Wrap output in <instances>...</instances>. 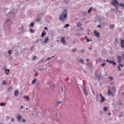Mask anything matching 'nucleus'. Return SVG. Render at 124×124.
<instances>
[{"label": "nucleus", "instance_id": "9d476101", "mask_svg": "<svg viewBox=\"0 0 124 124\" xmlns=\"http://www.w3.org/2000/svg\"><path fill=\"white\" fill-rule=\"evenodd\" d=\"M22 115H20V114H18V115L16 116V119H17V120H18L19 121H21V119H22Z\"/></svg>", "mask_w": 124, "mask_h": 124}, {"label": "nucleus", "instance_id": "f704fd0d", "mask_svg": "<svg viewBox=\"0 0 124 124\" xmlns=\"http://www.w3.org/2000/svg\"><path fill=\"white\" fill-rule=\"evenodd\" d=\"M84 52H85V50H84V49H81V50L80 52H81V53H84Z\"/></svg>", "mask_w": 124, "mask_h": 124}, {"label": "nucleus", "instance_id": "052dcab7", "mask_svg": "<svg viewBox=\"0 0 124 124\" xmlns=\"http://www.w3.org/2000/svg\"><path fill=\"white\" fill-rule=\"evenodd\" d=\"M118 68H119V69H120V66H118Z\"/></svg>", "mask_w": 124, "mask_h": 124}, {"label": "nucleus", "instance_id": "473e14b6", "mask_svg": "<svg viewBox=\"0 0 124 124\" xmlns=\"http://www.w3.org/2000/svg\"><path fill=\"white\" fill-rule=\"evenodd\" d=\"M62 103V102H57V105L58 106L59 105Z\"/></svg>", "mask_w": 124, "mask_h": 124}, {"label": "nucleus", "instance_id": "4c0bfd02", "mask_svg": "<svg viewBox=\"0 0 124 124\" xmlns=\"http://www.w3.org/2000/svg\"><path fill=\"white\" fill-rule=\"evenodd\" d=\"M97 28H101V25H97Z\"/></svg>", "mask_w": 124, "mask_h": 124}, {"label": "nucleus", "instance_id": "2f4dec72", "mask_svg": "<svg viewBox=\"0 0 124 124\" xmlns=\"http://www.w3.org/2000/svg\"><path fill=\"white\" fill-rule=\"evenodd\" d=\"M12 52V50H9L8 51V53H9V55H11Z\"/></svg>", "mask_w": 124, "mask_h": 124}, {"label": "nucleus", "instance_id": "6ab92c4d", "mask_svg": "<svg viewBox=\"0 0 124 124\" xmlns=\"http://www.w3.org/2000/svg\"><path fill=\"white\" fill-rule=\"evenodd\" d=\"M79 62H80V63H81L82 64H84V60L83 59H80L79 60Z\"/></svg>", "mask_w": 124, "mask_h": 124}, {"label": "nucleus", "instance_id": "a878e982", "mask_svg": "<svg viewBox=\"0 0 124 124\" xmlns=\"http://www.w3.org/2000/svg\"><path fill=\"white\" fill-rule=\"evenodd\" d=\"M34 22H32V23H31V24H30V27H33L34 26Z\"/></svg>", "mask_w": 124, "mask_h": 124}, {"label": "nucleus", "instance_id": "2eb2a0df", "mask_svg": "<svg viewBox=\"0 0 124 124\" xmlns=\"http://www.w3.org/2000/svg\"><path fill=\"white\" fill-rule=\"evenodd\" d=\"M23 98L27 99V101H30V98L28 96H23Z\"/></svg>", "mask_w": 124, "mask_h": 124}, {"label": "nucleus", "instance_id": "774afa93", "mask_svg": "<svg viewBox=\"0 0 124 124\" xmlns=\"http://www.w3.org/2000/svg\"><path fill=\"white\" fill-rule=\"evenodd\" d=\"M0 124H3V123H0Z\"/></svg>", "mask_w": 124, "mask_h": 124}, {"label": "nucleus", "instance_id": "ddd939ff", "mask_svg": "<svg viewBox=\"0 0 124 124\" xmlns=\"http://www.w3.org/2000/svg\"><path fill=\"white\" fill-rule=\"evenodd\" d=\"M118 60L119 63H120L121 62H122V56H119V57H118Z\"/></svg>", "mask_w": 124, "mask_h": 124}, {"label": "nucleus", "instance_id": "338daca9", "mask_svg": "<svg viewBox=\"0 0 124 124\" xmlns=\"http://www.w3.org/2000/svg\"><path fill=\"white\" fill-rule=\"evenodd\" d=\"M123 94L124 95V93H123Z\"/></svg>", "mask_w": 124, "mask_h": 124}, {"label": "nucleus", "instance_id": "de8ad7c7", "mask_svg": "<svg viewBox=\"0 0 124 124\" xmlns=\"http://www.w3.org/2000/svg\"><path fill=\"white\" fill-rule=\"evenodd\" d=\"M44 30H47V28L46 27H44Z\"/></svg>", "mask_w": 124, "mask_h": 124}, {"label": "nucleus", "instance_id": "20e7f679", "mask_svg": "<svg viewBox=\"0 0 124 124\" xmlns=\"http://www.w3.org/2000/svg\"><path fill=\"white\" fill-rule=\"evenodd\" d=\"M94 35L95 36H96L97 37H99L100 36L99 33L97 32V31H94Z\"/></svg>", "mask_w": 124, "mask_h": 124}, {"label": "nucleus", "instance_id": "69168bd1", "mask_svg": "<svg viewBox=\"0 0 124 124\" xmlns=\"http://www.w3.org/2000/svg\"><path fill=\"white\" fill-rule=\"evenodd\" d=\"M51 47H53V45H51Z\"/></svg>", "mask_w": 124, "mask_h": 124}, {"label": "nucleus", "instance_id": "c9c22d12", "mask_svg": "<svg viewBox=\"0 0 124 124\" xmlns=\"http://www.w3.org/2000/svg\"><path fill=\"white\" fill-rule=\"evenodd\" d=\"M102 59L101 58H99V59H97L96 60V61H102Z\"/></svg>", "mask_w": 124, "mask_h": 124}, {"label": "nucleus", "instance_id": "5fc2aeb1", "mask_svg": "<svg viewBox=\"0 0 124 124\" xmlns=\"http://www.w3.org/2000/svg\"><path fill=\"white\" fill-rule=\"evenodd\" d=\"M108 115H111V113H110V112H109V113H108Z\"/></svg>", "mask_w": 124, "mask_h": 124}, {"label": "nucleus", "instance_id": "f03ea898", "mask_svg": "<svg viewBox=\"0 0 124 124\" xmlns=\"http://www.w3.org/2000/svg\"><path fill=\"white\" fill-rule=\"evenodd\" d=\"M112 1L111 4L115 7L116 9H118V6L119 5V2L117 0H112Z\"/></svg>", "mask_w": 124, "mask_h": 124}, {"label": "nucleus", "instance_id": "a19ab883", "mask_svg": "<svg viewBox=\"0 0 124 124\" xmlns=\"http://www.w3.org/2000/svg\"><path fill=\"white\" fill-rule=\"evenodd\" d=\"M43 70V69L42 68H39V69H38V70H39V71H42Z\"/></svg>", "mask_w": 124, "mask_h": 124}, {"label": "nucleus", "instance_id": "58836bf2", "mask_svg": "<svg viewBox=\"0 0 124 124\" xmlns=\"http://www.w3.org/2000/svg\"><path fill=\"white\" fill-rule=\"evenodd\" d=\"M12 122H14V121H15V119H14V118H13H13H12V119H11V120Z\"/></svg>", "mask_w": 124, "mask_h": 124}, {"label": "nucleus", "instance_id": "7c9ffc66", "mask_svg": "<svg viewBox=\"0 0 124 124\" xmlns=\"http://www.w3.org/2000/svg\"><path fill=\"white\" fill-rule=\"evenodd\" d=\"M108 78L110 80H113V78L112 77H108Z\"/></svg>", "mask_w": 124, "mask_h": 124}, {"label": "nucleus", "instance_id": "bf43d9fd", "mask_svg": "<svg viewBox=\"0 0 124 124\" xmlns=\"http://www.w3.org/2000/svg\"><path fill=\"white\" fill-rule=\"evenodd\" d=\"M92 50V47H90V50Z\"/></svg>", "mask_w": 124, "mask_h": 124}, {"label": "nucleus", "instance_id": "49530a36", "mask_svg": "<svg viewBox=\"0 0 124 124\" xmlns=\"http://www.w3.org/2000/svg\"><path fill=\"white\" fill-rule=\"evenodd\" d=\"M0 105L1 106H3V103H1L0 104Z\"/></svg>", "mask_w": 124, "mask_h": 124}, {"label": "nucleus", "instance_id": "a18cd8bd", "mask_svg": "<svg viewBox=\"0 0 124 124\" xmlns=\"http://www.w3.org/2000/svg\"><path fill=\"white\" fill-rule=\"evenodd\" d=\"M119 65L120 66H121L122 67H124V65L123 64H121V63H119Z\"/></svg>", "mask_w": 124, "mask_h": 124}, {"label": "nucleus", "instance_id": "c756f323", "mask_svg": "<svg viewBox=\"0 0 124 124\" xmlns=\"http://www.w3.org/2000/svg\"><path fill=\"white\" fill-rule=\"evenodd\" d=\"M77 48H74V49H72V51L73 52H76L77 51Z\"/></svg>", "mask_w": 124, "mask_h": 124}, {"label": "nucleus", "instance_id": "f8f14e48", "mask_svg": "<svg viewBox=\"0 0 124 124\" xmlns=\"http://www.w3.org/2000/svg\"><path fill=\"white\" fill-rule=\"evenodd\" d=\"M10 72L9 69H5V73L7 74V75L9 74V72Z\"/></svg>", "mask_w": 124, "mask_h": 124}, {"label": "nucleus", "instance_id": "4be33fe9", "mask_svg": "<svg viewBox=\"0 0 124 124\" xmlns=\"http://www.w3.org/2000/svg\"><path fill=\"white\" fill-rule=\"evenodd\" d=\"M46 35V32H42L41 37H44Z\"/></svg>", "mask_w": 124, "mask_h": 124}, {"label": "nucleus", "instance_id": "e2e57ef3", "mask_svg": "<svg viewBox=\"0 0 124 124\" xmlns=\"http://www.w3.org/2000/svg\"><path fill=\"white\" fill-rule=\"evenodd\" d=\"M106 62V60H104V62Z\"/></svg>", "mask_w": 124, "mask_h": 124}, {"label": "nucleus", "instance_id": "4468645a", "mask_svg": "<svg viewBox=\"0 0 124 124\" xmlns=\"http://www.w3.org/2000/svg\"><path fill=\"white\" fill-rule=\"evenodd\" d=\"M37 81V78H34L33 79V80H32V84H34Z\"/></svg>", "mask_w": 124, "mask_h": 124}, {"label": "nucleus", "instance_id": "4d7b16f0", "mask_svg": "<svg viewBox=\"0 0 124 124\" xmlns=\"http://www.w3.org/2000/svg\"><path fill=\"white\" fill-rule=\"evenodd\" d=\"M12 89V88H9V89H8V90H9L10 89Z\"/></svg>", "mask_w": 124, "mask_h": 124}, {"label": "nucleus", "instance_id": "a211bd4d", "mask_svg": "<svg viewBox=\"0 0 124 124\" xmlns=\"http://www.w3.org/2000/svg\"><path fill=\"white\" fill-rule=\"evenodd\" d=\"M82 26V23H80V22H78L77 24V26L78 27H80Z\"/></svg>", "mask_w": 124, "mask_h": 124}, {"label": "nucleus", "instance_id": "412c9836", "mask_svg": "<svg viewBox=\"0 0 124 124\" xmlns=\"http://www.w3.org/2000/svg\"><path fill=\"white\" fill-rule=\"evenodd\" d=\"M119 5L122 7H123L124 9V4L123 3H119Z\"/></svg>", "mask_w": 124, "mask_h": 124}, {"label": "nucleus", "instance_id": "864d4df0", "mask_svg": "<svg viewBox=\"0 0 124 124\" xmlns=\"http://www.w3.org/2000/svg\"><path fill=\"white\" fill-rule=\"evenodd\" d=\"M86 61H87V62H88V61H89V59H86Z\"/></svg>", "mask_w": 124, "mask_h": 124}, {"label": "nucleus", "instance_id": "c03bdc74", "mask_svg": "<svg viewBox=\"0 0 124 124\" xmlns=\"http://www.w3.org/2000/svg\"><path fill=\"white\" fill-rule=\"evenodd\" d=\"M92 93L93 94V95H95V92L94 91H92Z\"/></svg>", "mask_w": 124, "mask_h": 124}, {"label": "nucleus", "instance_id": "423d86ee", "mask_svg": "<svg viewBox=\"0 0 124 124\" xmlns=\"http://www.w3.org/2000/svg\"><path fill=\"white\" fill-rule=\"evenodd\" d=\"M108 94L110 95H112V96H114V94L111 92L110 89H108Z\"/></svg>", "mask_w": 124, "mask_h": 124}, {"label": "nucleus", "instance_id": "bb28decb", "mask_svg": "<svg viewBox=\"0 0 124 124\" xmlns=\"http://www.w3.org/2000/svg\"><path fill=\"white\" fill-rule=\"evenodd\" d=\"M85 38L87 40V42L88 43L90 42V40L88 38L87 36H85Z\"/></svg>", "mask_w": 124, "mask_h": 124}, {"label": "nucleus", "instance_id": "79ce46f5", "mask_svg": "<svg viewBox=\"0 0 124 124\" xmlns=\"http://www.w3.org/2000/svg\"><path fill=\"white\" fill-rule=\"evenodd\" d=\"M22 122H23V123H26V120L25 119H22Z\"/></svg>", "mask_w": 124, "mask_h": 124}, {"label": "nucleus", "instance_id": "1a4fd4ad", "mask_svg": "<svg viewBox=\"0 0 124 124\" xmlns=\"http://www.w3.org/2000/svg\"><path fill=\"white\" fill-rule=\"evenodd\" d=\"M121 47L124 48V40H122L121 41Z\"/></svg>", "mask_w": 124, "mask_h": 124}, {"label": "nucleus", "instance_id": "6e6552de", "mask_svg": "<svg viewBox=\"0 0 124 124\" xmlns=\"http://www.w3.org/2000/svg\"><path fill=\"white\" fill-rule=\"evenodd\" d=\"M65 37H61V40L62 41V43L63 44H64L65 43Z\"/></svg>", "mask_w": 124, "mask_h": 124}, {"label": "nucleus", "instance_id": "cd10ccee", "mask_svg": "<svg viewBox=\"0 0 124 124\" xmlns=\"http://www.w3.org/2000/svg\"><path fill=\"white\" fill-rule=\"evenodd\" d=\"M36 58H37V57L36 56H33V58H32V60L33 61H34L36 59Z\"/></svg>", "mask_w": 124, "mask_h": 124}, {"label": "nucleus", "instance_id": "39448f33", "mask_svg": "<svg viewBox=\"0 0 124 124\" xmlns=\"http://www.w3.org/2000/svg\"><path fill=\"white\" fill-rule=\"evenodd\" d=\"M83 90L84 94L85 95L87 96L88 95V93L87 92V91H86L85 87H83Z\"/></svg>", "mask_w": 124, "mask_h": 124}, {"label": "nucleus", "instance_id": "c85d7f7f", "mask_svg": "<svg viewBox=\"0 0 124 124\" xmlns=\"http://www.w3.org/2000/svg\"><path fill=\"white\" fill-rule=\"evenodd\" d=\"M106 65V63L104 62L103 63H101V67H104Z\"/></svg>", "mask_w": 124, "mask_h": 124}, {"label": "nucleus", "instance_id": "0e129e2a", "mask_svg": "<svg viewBox=\"0 0 124 124\" xmlns=\"http://www.w3.org/2000/svg\"><path fill=\"white\" fill-rule=\"evenodd\" d=\"M107 76V74H105V76Z\"/></svg>", "mask_w": 124, "mask_h": 124}, {"label": "nucleus", "instance_id": "680f3d73", "mask_svg": "<svg viewBox=\"0 0 124 124\" xmlns=\"http://www.w3.org/2000/svg\"><path fill=\"white\" fill-rule=\"evenodd\" d=\"M84 72H85V73H87V71H84Z\"/></svg>", "mask_w": 124, "mask_h": 124}, {"label": "nucleus", "instance_id": "13d9d810", "mask_svg": "<svg viewBox=\"0 0 124 124\" xmlns=\"http://www.w3.org/2000/svg\"><path fill=\"white\" fill-rule=\"evenodd\" d=\"M28 109H29L28 108H26V110H28Z\"/></svg>", "mask_w": 124, "mask_h": 124}, {"label": "nucleus", "instance_id": "7ed1b4c3", "mask_svg": "<svg viewBox=\"0 0 124 124\" xmlns=\"http://www.w3.org/2000/svg\"><path fill=\"white\" fill-rule=\"evenodd\" d=\"M100 96L101 97V100H100V102L102 103L103 102L105 101L106 97L103 96L102 94L101 93H100Z\"/></svg>", "mask_w": 124, "mask_h": 124}, {"label": "nucleus", "instance_id": "aec40b11", "mask_svg": "<svg viewBox=\"0 0 124 124\" xmlns=\"http://www.w3.org/2000/svg\"><path fill=\"white\" fill-rule=\"evenodd\" d=\"M6 81L5 80H3L2 82V84H3V85H6Z\"/></svg>", "mask_w": 124, "mask_h": 124}, {"label": "nucleus", "instance_id": "09e8293b", "mask_svg": "<svg viewBox=\"0 0 124 124\" xmlns=\"http://www.w3.org/2000/svg\"><path fill=\"white\" fill-rule=\"evenodd\" d=\"M106 62H109V60H108V59H107L106 60Z\"/></svg>", "mask_w": 124, "mask_h": 124}, {"label": "nucleus", "instance_id": "f3484780", "mask_svg": "<svg viewBox=\"0 0 124 124\" xmlns=\"http://www.w3.org/2000/svg\"><path fill=\"white\" fill-rule=\"evenodd\" d=\"M49 40V38L48 37H46L44 41V43H46Z\"/></svg>", "mask_w": 124, "mask_h": 124}, {"label": "nucleus", "instance_id": "5701e85b", "mask_svg": "<svg viewBox=\"0 0 124 124\" xmlns=\"http://www.w3.org/2000/svg\"><path fill=\"white\" fill-rule=\"evenodd\" d=\"M92 9H93V7H91L88 11V13L89 14L91 13V12H92Z\"/></svg>", "mask_w": 124, "mask_h": 124}, {"label": "nucleus", "instance_id": "37998d69", "mask_svg": "<svg viewBox=\"0 0 124 124\" xmlns=\"http://www.w3.org/2000/svg\"><path fill=\"white\" fill-rule=\"evenodd\" d=\"M113 62V61H109V63H112Z\"/></svg>", "mask_w": 124, "mask_h": 124}, {"label": "nucleus", "instance_id": "603ef678", "mask_svg": "<svg viewBox=\"0 0 124 124\" xmlns=\"http://www.w3.org/2000/svg\"><path fill=\"white\" fill-rule=\"evenodd\" d=\"M122 56H123V58H124V54H122Z\"/></svg>", "mask_w": 124, "mask_h": 124}, {"label": "nucleus", "instance_id": "8fccbe9b", "mask_svg": "<svg viewBox=\"0 0 124 124\" xmlns=\"http://www.w3.org/2000/svg\"><path fill=\"white\" fill-rule=\"evenodd\" d=\"M51 59V58H47V60H50Z\"/></svg>", "mask_w": 124, "mask_h": 124}, {"label": "nucleus", "instance_id": "9b49d317", "mask_svg": "<svg viewBox=\"0 0 124 124\" xmlns=\"http://www.w3.org/2000/svg\"><path fill=\"white\" fill-rule=\"evenodd\" d=\"M86 65L89 69H91L92 68V64L88 63H86Z\"/></svg>", "mask_w": 124, "mask_h": 124}, {"label": "nucleus", "instance_id": "72a5a7b5", "mask_svg": "<svg viewBox=\"0 0 124 124\" xmlns=\"http://www.w3.org/2000/svg\"><path fill=\"white\" fill-rule=\"evenodd\" d=\"M61 92L62 93H63V87H61Z\"/></svg>", "mask_w": 124, "mask_h": 124}, {"label": "nucleus", "instance_id": "393cba45", "mask_svg": "<svg viewBox=\"0 0 124 124\" xmlns=\"http://www.w3.org/2000/svg\"><path fill=\"white\" fill-rule=\"evenodd\" d=\"M70 27V25L68 24H65V25L64 26V28H66V27Z\"/></svg>", "mask_w": 124, "mask_h": 124}, {"label": "nucleus", "instance_id": "dca6fc26", "mask_svg": "<svg viewBox=\"0 0 124 124\" xmlns=\"http://www.w3.org/2000/svg\"><path fill=\"white\" fill-rule=\"evenodd\" d=\"M115 27V25L114 24H112L109 25V28L110 29H113Z\"/></svg>", "mask_w": 124, "mask_h": 124}, {"label": "nucleus", "instance_id": "3c124183", "mask_svg": "<svg viewBox=\"0 0 124 124\" xmlns=\"http://www.w3.org/2000/svg\"><path fill=\"white\" fill-rule=\"evenodd\" d=\"M80 30H83V28L82 27H80Z\"/></svg>", "mask_w": 124, "mask_h": 124}, {"label": "nucleus", "instance_id": "f257e3e1", "mask_svg": "<svg viewBox=\"0 0 124 124\" xmlns=\"http://www.w3.org/2000/svg\"><path fill=\"white\" fill-rule=\"evenodd\" d=\"M67 17V11L64 10L61 15L59 16V19L61 21H63V18H66Z\"/></svg>", "mask_w": 124, "mask_h": 124}, {"label": "nucleus", "instance_id": "6e6d98bb", "mask_svg": "<svg viewBox=\"0 0 124 124\" xmlns=\"http://www.w3.org/2000/svg\"><path fill=\"white\" fill-rule=\"evenodd\" d=\"M33 31L32 30H30V31L32 32Z\"/></svg>", "mask_w": 124, "mask_h": 124}, {"label": "nucleus", "instance_id": "0eeeda50", "mask_svg": "<svg viewBox=\"0 0 124 124\" xmlns=\"http://www.w3.org/2000/svg\"><path fill=\"white\" fill-rule=\"evenodd\" d=\"M19 94V92L18 90H16V91H15V96L17 97Z\"/></svg>", "mask_w": 124, "mask_h": 124}, {"label": "nucleus", "instance_id": "b1692460", "mask_svg": "<svg viewBox=\"0 0 124 124\" xmlns=\"http://www.w3.org/2000/svg\"><path fill=\"white\" fill-rule=\"evenodd\" d=\"M103 110L104 111H107L108 110L107 107H105V108H103Z\"/></svg>", "mask_w": 124, "mask_h": 124}, {"label": "nucleus", "instance_id": "ea45409f", "mask_svg": "<svg viewBox=\"0 0 124 124\" xmlns=\"http://www.w3.org/2000/svg\"><path fill=\"white\" fill-rule=\"evenodd\" d=\"M23 106H20V109H22L23 108Z\"/></svg>", "mask_w": 124, "mask_h": 124}, {"label": "nucleus", "instance_id": "e433bc0d", "mask_svg": "<svg viewBox=\"0 0 124 124\" xmlns=\"http://www.w3.org/2000/svg\"><path fill=\"white\" fill-rule=\"evenodd\" d=\"M112 64L113 65H116V63L115 62H114V61L112 63Z\"/></svg>", "mask_w": 124, "mask_h": 124}]
</instances>
